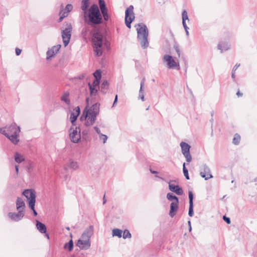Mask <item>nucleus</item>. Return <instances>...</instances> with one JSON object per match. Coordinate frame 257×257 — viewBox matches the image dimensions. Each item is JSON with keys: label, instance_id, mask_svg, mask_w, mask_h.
Returning a JSON list of instances; mask_svg holds the SVG:
<instances>
[{"label": "nucleus", "instance_id": "54", "mask_svg": "<svg viewBox=\"0 0 257 257\" xmlns=\"http://www.w3.org/2000/svg\"><path fill=\"white\" fill-rule=\"evenodd\" d=\"M82 134H83V135H87V131H82Z\"/></svg>", "mask_w": 257, "mask_h": 257}, {"label": "nucleus", "instance_id": "9", "mask_svg": "<svg viewBox=\"0 0 257 257\" xmlns=\"http://www.w3.org/2000/svg\"><path fill=\"white\" fill-rule=\"evenodd\" d=\"M72 30V26L71 24H67V28H66L62 32V37L65 47H66L70 42L71 37Z\"/></svg>", "mask_w": 257, "mask_h": 257}, {"label": "nucleus", "instance_id": "24", "mask_svg": "<svg viewBox=\"0 0 257 257\" xmlns=\"http://www.w3.org/2000/svg\"><path fill=\"white\" fill-rule=\"evenodd\" d=\"M69 92L68 91L64 92L61 96V100L64 102L68 105L70 104V100L69 98Z\"/></svg>", "mask_w": 257, "mask_h": 257}, {"label": "nucleus", "instance_id": "26", "mask_svg": "<svg viewBox=\"0 0 257 257\" xmlns=\"http://www.w3.org/2000/svg\"><path fill=\"white\" fill-rule=\"evenodd\" d=\"M145 79L144 78L141 82L140 89L139 90V98H140L143 101H145L144 94L143 88L145 85Z\"/></svg>", "mask_w": 257, "mask_h": 257}, {"label": "nucleus", "instance_id": "17", "mask_svg": "<svg viewBox=\"0 0 257 257\" xmlns=\"http://www.w3.org/2000/svg\"><path fill=\"white\" fill-rule=\"evenodd\" d=\"M173 180H170L168 184H169V188L170 191L175 192L176 194H177L178 195H182L183 194V190L182 188L178 185H175L173 184H171V182H172Z\"/></svg>", "mask_w": 257, "mask_h": 257}, {"label": "nucleus", "instance_id": "52", "mask_svg": "<svg viewBox=\"0 0 257 257\" xmlns=\"http://www.w3.org/2000/svg\"><path fill=\"white\" fill-rule=\"evenodd\" d=\"M231 77L232 78H235V72L234 71H232Z\"/></svg>", "mask_w": 257, "mask_h": 257}, {"label": "nucleus", "instance_id": "8", "mask_svg": "<svg viewBox=\"0 0 257 257\" xmlns=\"http://www.w3.org/2000/svg\"><path fill=\"white\" fill-rule=\"evenodd\" d=\"M163 60L164 62L166 63L167 67L168 68H177L179 69L180 65L178 60H175L172 56L169 55H165Z\"/></svg>", "mask_w": 257, "mask_h": 257}, {"label": "nucleus", "instance_id": "31", "mask_svg": "<svg viewBox=\"0 0 257 257\" xmlns=\"http://www.w3.org/2000/svg\"><path fill=\"white\" fill-rule=\"evenodd\" d=\"M73 243L72 240H70L68 242L66 243L64 246V248L68 249L69 251L73 249Z\"/></svg>", "mask_w": 257, "mask_h": 257}, {"label": "nucleus", "instance_id": "4", "mask_svg": "<svg viewBox=\"0 0 257 257\" xmlns=\"http://www.w3.org/2000/svg\"><path fill=\"white\" fill-rule=\"evenodd\" d=\"M89 22L92 24L98 25L102 22V17L96 5H92L88 11Z\"/></svg>", "mask_w": 257, "mask_h": 257}, {"label": "nucleus", "instance_id": "21", "mask_svg": "<svg viewBox=\"0 0 257 257\" xmlns=\"http://www.w3.org/2000/svg\"><path fill=\"white\" fill-rule=\"evenodd\" d=\"M189 199V207L188 215L189 216L192 217L193 215V194L192 191H189L188 192Z\"/></svg>", "mask_w": 257, "mask_h": 257}, {"label": "nucleus", "instance_id": "7", "mask_svg": "<svg viewBox=\"0 0 257 257\" xmlns=\"http://www.w3.org/2000/svg\"><path fill=\"white\" fill-rule=\"evenodd\" d=\"M167 198L168 200L172 201L170 204L169 215L171 217H173L176 215L178 209L179 199L177 196L170 193H168L167 194Z\"/></svg>", "mask_w": 257, "mask_h": 257}, {"label": "nucleus", "instance_id": "51", "mask_svg": "<svg viewBox=\"0 0 257 257\" xmlns=\"http://www.w3.org/2000/svg\"><path fill=\"white\" fill-rule=\"evenodd\" d=\"M106 200L105 199V196L104 195L103 197V204H104L106 203Z\"/></svg>", "mask_w": 257, "mask_h": 257}, {"label": "nucleus", "instance_id": "5", "mask_svg": "<svg viewBox=\"0 0 257 257\" xmlns=\"http://www.w3.org/2000/svg\"><path fill=\"white\" fill-rule=\"evenodd\" d=\"M92 41L95 55L97 56H101L102 54V48L104 44L102 35L99 33L94 34Z\"/></svg>", "mask_w": 257, "mask_h": 257}, {"label": "nucleus", "instance_id": "44", "mask_svg": "<svg viewBox=\"0 0 257 257\" xmlns=\"http://www.w3.org/2000/svg\"><path fill=\"white\" fill-rule=\"evenodd\" d=\"M175 49L178 55V57H179L180 56V49H179V47L177 46H175Z\"/></svg>", "mask_w": 257, "mask_h": 257}, {"label": "nucleus", "instance_id": "53", "mask_svg": "<svg viewBox=\"0 0 257 257\" xmlns=\"http://www.w3.org/2000/svg\"><path fill=\"white\" fill-rule=\"evenodd\" d=\"M150 171L153 174H157L158 173V172L157 171H153L151 169L150 170Z\"/></svg>", "mask_w": 257, "mask_h": 257}, {"label": "nucleus", "instance_id": "45", "mask_svg": "<svg viewBox=\"0 0 257 257\" xmlns=\"http://www.w3.org/2000/svg\"><path fill=\"white\" fill-rule=\"evenodd\" d=\"M22 50L19 48L16 49V54L17 56H19L21 53Z\"/></svg>", "mask_w": 257, "mask_h": 257}, {"label": "nucleus", "instance_id": "60", "mask_svg": "<svg viewBox=\"0 0 257 257\" xmlns=\"http://www.w3.org/2000/svg\"><path fill=\"white\" fill-rule=\"evenodd\" d=\"M149 108V106L148 108H147L146 110H148Z\"/></svg>", "mask_w": 257, "mask_h": 257}, {"label": "nucleus", "instance_id": "27", "mask_svg": "<svg viewBox=\"0 0 257 257\" xmlns=\"http://www.w3.org/2000/svg\"><path fill=\"white\" fill-rule=\"evenodd\" d=\"M218 48L222 52L224 51H226L229 49V46L226 43H221L218 45Z\"/></svg>", "mask_w": 257, "mask_h": 257}, {"label": "nucleus", "instance_id": "2", "mask_svg": "<svg viewBox=\"0 0 257 257\" xmlns=\"http://www.w3.org/2000/svg\"><path fill=\"white\" fill-rule=\"evenodd\" d=\"M137 37L142 47L145 49L149 46L148 40L149 31L146 25L143 23L138 24L137 26Z\"/></svg>", "mask_w": 257, "mask_h": 257}, {"label": "nucleus", "instance_id": "32", "mask_svg": "<svg viewBox=\"0 0 257 257\" xmlns=\"http://www.w3.org/2000/svg\"><path fill=\"white\" fill-rule=\"evenodd\" d=\"M112 236H116L118 237H121L122 236V231L119 229H113L112 230Z\"/></svg>", "mask_w": 257, "mask_h": 257}, {"label": "nucleus", "instance_id": "20", "mask_svg": "<svg viewBox=\"0 0 257 257\" xmlns=\"http://www.w3.org/2000/svg\"><path fill=\"white\" fill-rule=\"evenodd\" d=\"M80 113V108L76 107L70 114V120L73 125H75V122Z\"/></svg>", "mask_w": 257, "mask_h": 257}, {"label": "nucleus", "instance_id": "15", "mask_svg": "<svg viewBox=\"0 0 257 257\" xmlns=\"http://www.w3.org/2000/svg\"><path fill=\"white\" fill-rule=\"evenodd\" d=\"M73 9V6L71 4H68L66 5L65 9L61 10L59 13L60 17L59 18V22H60L62 20L68 16V13L70 12Z\"/></svg>", "mask_w": 257, "mask_h": 257}, {"label": "nucleus", "instance_id": "58", "mask_svg": "<svg viewBox=\"0 0 257 257\" xmlns=\"http://www.w3.org/2000/svg\"><path fill=\"white\" fill-rule=\"evenodd\" d=\"M159 178H160V179L162 180H164V179H163V178H162V177H159Z\"/></svg>", "mask_w": 257, "mask_h": 257}, {"label": "nucleus", "instance_id": "19", "mask_svg": "<svg viewBox=\"0 0 257 257\" xmlns=\"http://www.w3.org/2000/svg\"><path fill=\"white\" fill-rule=\"evenodd\" d=\"M96 120V117L86 113L85 115L84 125L86 126H90L93 124Z\"/></svg>", "mask_w": 257, "mask_h": 257}, {"label": "nucleus", "instance_id": "11", "mask_svg": "<svg viewBox=\"0 0 257 257\" xmlns=\"http://www.w3.org/2000/svg\"><path fill=\"white\" fill-rule=\"evenodd\" d=\"M69 137L72 142L78 143L81 139L79 127H76L75 128L71 127L69 130Z\"/></svg>", "mask_w": 257, "mask_h": 257}, {"label": "nucleus", "instance_id": "18", "mask_svg": "<svg viewBox=\"0 0 257 257\" xmlns=\"http://www.w3.org/2000/svg\"><path fill=\"white\" fill-rule=\"evenodd\" d=\"M99 104L95 103L87 111L86 113L96 117L99 112Z\"/></svg>", "mask_w": 257, "mask_h": 257}, {"label": "nucleus", "instance_id": "47", "mask_svg": "<svg viewBox=\"0 0 257 257\" xmlns=\"http://www.w3.org/2000/svg\"><path fill=\"white\" fill-rule=\"evenodd\" d=\"M239 66H240V64H236L234 66V67H233V69H232V71H233L235 72L236 70L237 69V68H238Z\"/></svg>", "mask_w": 257, "mask_h": 257}, {"label": "nucleus", "instance_id": "35", "mask_svg": "<svg viewBox=\"0 0 257 257\" xmlns=\"http://www.w3.org/2000/svg\"><path fill=\"white\" fill-rule=\"evenodd\" d=\"M183 167V171L184 175L185 178H186V179L189 180V175H188V170L185 167V163H184Z\"/></svg>", "mask_w": 257, "mask_h": 257}, {"label": "nucleus", "instance_id": "3", "mask_svg": "<svg viewBox=\"0 0 257 257\" xmlns=\"http://www.w3.org/2000/svg\"><path fill=\"white\" fill-rule=\"evenodd\" d=\"M93 233V227L90 226L82 233L80 238L78 240L77 245L82 249H87L90 246V238Z\"/></svg>", "mask_w": 257, "mask_h": 257}, {"label": "nucleus", "instance_id": "41", "mask_svg": "<svg viewBox=\"0 0 257 257\" xmlns=\"http://www.w3.org/2000/svg\"><path fill=\"white\" fill-rule=\"evenodd\" d=\"M107 136L105 135H103L101 134L100 135H99V139L103 141V144L105 143L107 140Z\"/></svg>", "mask_w": 257, "mask_h": 257}, {"label": "nucleus", "instance_id": "29", "mask_svg": "<svg viewBox=\"0 0 257 257\" xmlns=\"http://www.w3.org/2000/svg\"><path fill=\"white\" fill-rule=\"evenodd\" d=\"M68 167L73 170H76L79 168L78 162L70 160L68 164Z\"/></svg>", "mask_w": 257, "mask_h": 257}, {"label": "nucleus", "instance_id": "13", "mask_svg": "<svg viewBox=\"0 0 257 257\" xmlns=\"http://www.w3.org/2000/svg\"><path fill=\"white\" fill-rule=\"evenodd\" d=\"M200 174L206 180L213 177L211 174L210 168L206 164H204L201 166Z\"/></svg>", "mask_w": 257, "mask_h": 257}, {"label": "nucleus", "instance_id": "42", "mask_svg": "<svg viewBox=\"0 0 257 257\" xmlns=\"http://www.w3.org/2000/svg\"><path fill=\"white\" fill-rule=\"evenodd\" d=\"M99 84V80L95 79L93 81V83L91 85H92V86H93V87L98 88Z\"/></svg>", "mask_w": 257, "mask_h": 257}, {"label": "nucleus", "instance_id": "40", "mask_svg": "<svg viewBox=\"0 0 257 257\" xmlns=\"http://www.w3.org/2000/svg\"><path fill=\"white\" fill-rule=\"evenodd\" d=\"M88 7V3L87 1L83 0L82 1L81 9L83 11H85Z\"/></svg>", "mask_w": 257, "mask_h": 257}, {"label": "nucleus", "instance_id": "25", "mask_svg": "<svg viewBox=\"0 0 257 257\" xmlns=\"http://www.w3.org/2000/svg\"><path fill=\"white\" fill-rule=\"evenodd\" d=\"M36 227L37 229L42 233H46V227L45 225L39 221H36Z\"/></svg>", "mask_w": 257, "mask_h": 257}, {"label": "nucleus", "instance_id": "57", "mask_svg": "<svg viewBox=\"0 0 257 257\" xmlns=\"http://www.w3.org/2000/svg\"><path fill=\"white\" fill-rule=\"evenodd\" d=\"M191 229H192V228H191V226H190V227H189V231H191Z\"/></svg>", "mask_w": 257, "mask_h": 257}, {"label": "nucleus", "instance_id": "46", "mask_svg": "<svg viewBox=\"0 0 257 257\" xmlns=\"http://www.w3.org/2000/svg\"><path fill=\"white\" fill-rule=\"evenodd\" d=\"M94 129L95 130L96 132L99 135H100L101 134L100 132V129L97 126H94Z\"/></svg>", "mask_w": 257, "mask_h": 257}, {"label": "nucleus", "instance_id": "23", "mask_svg": "<svg viewBox=\"0 0 257 257\" xmlns=\"http://www.w3.org/2000/svg\"><path fill=\"white\" fill-rule=\"evenodd\" d=\"M182 24H183V27L185 30V32L188 31L189 28L187 27L185 21H186V20L189 21V18H188L187 12L185 10H183V11L182 12Z\"/></svg>", "mask_w": 257, "mask_h": 257}, {"label": "nucleus", "instance_id": "43", "mask_svg": "<svg viewBox=\"0 0 257 257\" xmlns=\"http://www.w3.org/2000/svg\"><path fill=\"white\" fill-rule=\"evenodd\" d=\"M223 219L227 224H229L230 223V220L229 218L225 216H224L223 217Z\"/></svg>", "mask_w": 257, "mask_h": 257}, {"label": "nucleus", "instance_id": "1", "mask_svg": "<svg viewBox=\"0 0 257 257\" xmlns=\"http://www.w3.org/2000/svg\"><path fill=\"white\" fill-rule=\"evenodd\" d=\"M20 132V127L15 123L0 128V133L5 135L14 145H17L19 142Z\"/></svg>", "mask_w": 257, "mask_h": 257}, {"label": "nucleus", "instance_id": "16", "mask_svg": "<svg viewBox=\"0 0 257 257\" xmlns=\"http://www.w3.org/2000/svg\"><path fill=\"white\" fill-rule=\"evenodd\" d=\"M24 212L22 211H18L17 213L10 212L8 213V216L14 221H19L21 220L24 216Z\"/></svg>", "mask_w": 257, "mask_h": 257}, {"label": "nucleus", "instance_id": "39", "mask_svg": "<svg viewBox=\"0 0 257 257\" xmlns=\"http://www.w3.org/2000/svg\"><path fill=\"white\" fill-rule=\"evenodd\" d=\"M101 12L102 14L103 15L104 20L105 21H107L108 20L109 17H108V14H107V10L106 9L105 10H101Z\"/></svg>", "mask_w": 257, "mask_h": 257}, {"label": "nucleus", "instance_id": "56", "mask_svg": "<svg viewBox=\"0 0 257 257\" xmlns=\"http://www.w3.org/2000/svg\"><path fill=\"white\" fill-rule=\"evenodd\" d=\"M185 32H186V35H187V36H189V31H186Z\"/></svg>", "mask_w": 257, "mask_h": 257}, {"label": "nucleus", "instance_id": "33", "mask_svg": "<svg viewBox=\"0 0 257 257\" xmlns=\"http://www.w3.org/2000/svg\"><path fill=\"white\" fill-rule=\"evenodd\" d=\"M88 85L89 87L90 94L91 95H95L97 92V88L92 86V85H91V84L90 83H89Z\"/></svg>", "mask_w": 257, "mask_h": 257}, {"label": "nucleus", "instance_id": "38", "mask_svg": "<svg viewBox=\"0 0 257 257\" xmlns=\"http://www.w3.org/2000/svg\"><path fill=\"white\" fill-rule=\"evenodd\" d=\"M99 4L101 11L106 9L104 0H99Z\"/></svg>", "mask_w": 257, "mask_h": 257}, {"label": "nucleus", "instance_id": "50", "mask_svg": "<svg viewBox=\"0 0 257 257\" xmlns=\"http://www.w3.org/2000/svg\"><path fill=\"white\" fill-rule=\"evenodd\" d=\"M236 95H237L238 97H239V96H241L242 95V93H240V92H239V91H238L237 92V93H236Z\"/></svg>", "mask_w": 257, "mask_h": 257}, {"label": "nucleus", "instance_id": "6", "mask_svg": "<svg viewBox=\"0 0 257 257\" xmlns=\"http://www.w3.org/2000/svg\"><path fill=\"white\" fill-rule=\"evenodd\" d=\"M23 194L26 197L28 201L29 206L33 211L35 216L37 215V213L35 209L36 202V195L35 192L30 189H27L23 191Z\"/></svg>", "mask_w": 257, "mask_h": 257}, {"label": "nucleus", "instance_id": "55", "mask_svg": "<svg viewBox=\"0 0 257 257\" xmlns=\"http://www.w3.org/2000/svg\"><path fill=\"white\" fill-rule=\"evenodd\" d=\"M188 225H189V227H190V226H191V221L190 220H189L188 221Z\"/></svg>", "mask_w": 257, "mask_h": 257}, {"label": "nucleus", "instance_id": "28", "mask_svg": "<svg viewBox=\"0 0 257 257\" xmlns=\"http://www.w3.org/2000/svg\"><path fill=\"white\" fill-rule=\"evenodd\" d=\"M15 160L18 163H21L25 160L24 157L18 153L15 154Z\"/></svg>", "mask_w": 257, "mask_h": 257}, {"label": "nucleus", "instance_id": "12", "mask_svg": "<svg viewBox=\"0 0 257 257\" xmlns=\"http://www.w3.org/2000/svg\"><path fill=\"white\" fill-rule=\"evenodd\" d=\"M180 146L182 153L184 156L186 161L188 163L192 161V157L190 154V145L186 143L182 142L180 143Z\"/></svg>", "mask_w": 257, "mask_h": 257}, {"label": "nucleus", "instance_id": "34", "mask_svg": "<svg viewBox=\"0 0 257 257\" xmlns=\"http://www.w3.org/2000/svg\"><path fill=\"white\" fill-rule=\"evenodd\" d=\"M240 136L236 134L234 135V138L233 139V143L235 145H238L240 142Z\"/></svg>", "mask_w": 257, "mask_h": 257}, {"label": "nucleus", "instance_id": "36", "mask_svg": "<svg viewBox=\"0 0 257 257\" xmlns=\"http://www.w3.org/2000/svg\"><path fill=\"white\" fill-rule=\"evenodd\" d=\"M122 237L124 239H126L127 238H131V234L130 233V231L128 230L125 229L123 231Z\"/></svg>", "mask_w": 257, "mask_h": 257}, {"label": "nucleus", "instance_id": "10", "mask_svg": "<svg viewBox=\"0 0 257 257\" xmlns=\"http://www.w3.org/2000/svg\"><path fill=\"white\" fill-rule=\"evenodd\" d=\"M134 7L131 5L128 7L125 12V23L128 28L131 27V23L135 19V15L133 12Z\"/></svg>", "mask_w": 257, "mask_h": 257}, {"label": "nucleus", "instance_id": "37", "mask_svg": "<svg viewBox=\"0 0 257 257\" xmlns=\"http://www.w3.org/2000/svg\"><path fill=\"white\" fill-rule=\"evenodd\" d=\"M93 75L95 78V79L99 80L101 78V71L99 70H97L94 73Z\"/></svg>", "mask_w": 257, "mask_h": 257}, {"label": "nucleus", "instance_id": "22", "mask_svg": "<svg viewBox=\"0 0 257 257\" xmlns=\"http://www.w3.org/2000/svg\"><path fill=\"white\" fill-rule=\"evenodd\" d=\"M16 206L18 211H22L24 212L25 203L22 198L18 197L16 201Z\"/></svg>", "mask_w": 257, "mask_h": 257}, {"label": "nucleus", "instance_id": "14", "mask_svg": "<svg viewBox=\"0 0 257 257\" xmlns=\"http://www.w3.org/2000/svg\"><path fill=\"white\" fill-rule=\"evenodd\" d=\"M61 47V45H57L53 46L51 49H49L47 52L46 59L49 60L52 57H54L55 55L59 52Z\"/></svg>", "mask_w": 257, "mask_h": 257}, {"label": "nucleus", "instance_id": "48", "mask_svg": "<svg viewBox=\"0 0 257 257\" xmlns=\"http://www.w3.org/2000/svg\"><path fill=\"white\" fill-rule=\"evenodd\" d=\"M117 101V95H116L115 97V99H114V102H113V105H112V107H113L115 105V104H116Z\"/></svg>", "mask_w": 257, "mask_h": 257}, {"label": "nucleus", "instance_id": "49", "mask_svg": "<svg viewBox=\"0 0 257 257\" xmlns=\"http://www.w3.org/2000/svg\"><path fill=\"white\" fill-rule=\"evenodd\" d=\"M15 169H16V172L17 173V174H18V173H19V166L18 165H16L15 166Z\"/></svg>", "mask_w": 257, "mask_h": 257}, {"label": "nucleus", "instance_id": "59", "mask_svg": "<svg viewBox=\"0 0 257 257\" xmlns=\"http://www.w3.org/2000/svg\"><path fill=\"white\" fill-rule=\"evenodd\" d=\"M66 228L67 230H69V227H67Z\"/></svg>", "mask_w": 257, "mask_h": 257}, {"label": "nucleus", "instance_id": "30", "mask_svg": "<svg viewBox=\"0 0 257 257\" xmlns=\"http://www.w3.org/2000/svg\"><path fill=\"white\" fill-rule=\"evenodd\" d=\"M108 89V83L107 81H104L101 85V91L103 93H106Z\"/></svg>", "mask_w": 257, "mask_h": 257}]
</instances>
